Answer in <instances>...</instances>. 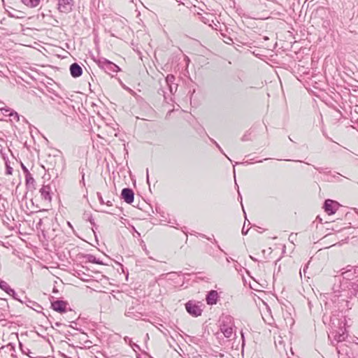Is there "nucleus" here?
I'll use <instances>...</instances> for the list:
<instances>
[{
	"mask_svg": "<svg viewBox=\"0 0 358 358\" xmlns=\"http://www.w3.org/2000/svg\"><path fill=\"white\" fill-rule=\"evenodd\" d=\"M1 110L2 111L3 114L4 115H7L6 113H10V110H13L11 108H1Z\"/></svg>",
	"mask_w": 358,
	"mask_h": 358,
	"instance_id": "5701e85b",
	"label": "nucleus"
},
{
	"mask_svg": "<svg viewBox=\"0 0 358 358\" xmlns=\"http://www.w3.org/2000/svg\"><path fill=\"white\" fill-rule=\"evenodd\" d=\"M0 288L6 292L8 295H15V291L12 289L6 282L3 280L0 281Z\"/></svg>",
	"mask_w": 358,
	"mask_h": 358,
	"instance_id": "ddd939ff",
	"label": "nucleus"
},
{
	"mask_svg": "<svg viewBox=\"0 0 358 358\" xmlns=\"http://www.w3.org/2000/svg\"><path fill=\"white\" fill-rule=\"evenodd\" d=\"M39 192L43 199H44L45 201H48V202H51L52 188L49 185H43L42 187L40 189Z\"/></svg>",
	"mask_w": 358,
	"mask_h": 358,
	"instance_id": "9d476101",
	"label": "nucleus"
},
{
	"mask_svg": "<svg viewBox=\"0 0 358 358\" xmlns=\"http://www.w3.org/2000/svg\"><path fill=\"white\" fill-rule=\"evenodd\" d=\"M3 307H6L7 309H8L9 306L6 301L3 300V303L1 304Z\"/></svg>",
	"mask_w": 358,
	"mask_h": 358,
	"instance_id": "c85d7f7f",
	"label": "nucleus"
},
{
	"mask_svg": "<svg viewBox=\"0 0 358 358\" xmlns=\"http://www.w3.org/2000/svg\"><path fill=\"white\" fill-rule=\"evenodd\" d=\"M137 358H141V357H137Z\"/></svg>",
	"mask_w": 358,
	"mask_h": 358,
	"instance_id": "de8ad7c7",
	"label": "nucleus"
},
{
	"mask_svg": "<svg viewBox=\"0 0 358 358\" xmlns=\"http://www.w3.org/2000/svg\"><path fill=\"white\" fill-rule=\"evenodd\" d=\"M347 337L345 329H341L334 336V340L338 343L345 341Z\"/></svg>",
	"mask_w": 358,
	"mask_h": 358,
	"instance_id": "4468645a",
	"label": "nucleus"
},
{
	"mask_svg": "<svg viewBox=\"0 0 358 358\" xmlns=\"http://www.w3.org/2000/svg\"><path fill=\"white\" fill-rule=\"evenodd\" d=\"M135 348H138L139 349V346L138 345H135Z\"/></svg>",
	"mask_w": 358,
	"mask_h": 358,
	"instance_id": "c03bdc74",
	"label": "nucleus"
},
{
	"mask_svg": "<svg viewBox=\"0 0 358 358\" xmlns=\"http://www.w3.org/2000/svg\"><path fill=\"white\" fill-rule=\"evenodd\" d=\"M94 60L99 68L103 69L106 73H107L109 75L113 76V73H116L120 71V69L117 65L106 59L104 57L94 59Z\"/></svg>",
	"mask_w": 358,
	"mask_h": 358,
	"instance_id": "f03ea898",
	"label": "nucleus"
},
{
	"mask_svg": "<svg viewBox=\"0 0 358 358\" xmlns=\"http://www.w3.org/2000/svg\"><path fill=\"white\" fill-rule=\"evenodd\" d=\"M45 211H48V210H46V209H42V210H38V212H45Z\"/></svg>",
	"mask_w": 358,
	"mask_h": 358,
	"instance_id": "58836bf2",
	"label": "nucleus"
},
{
	"mask_svg": "<svg viewBox=\"0 0 358 358\" xmlns=\"http://www.w3.org/2000/svg\"><path fill=\"white\" fill-rule=\"evenodd\" d=\"M160 90H161V91H162V92L163 93V95H164V98H165V99H166V92H164V90H162V89H161Z\"/></svg>",
	"mask_w": 358,
	"mask_h": 358,
	"instance_id": "c9c22d12",
	"label": "nucleus"
},
{
	"mask_svg": "<svg viewBox=\"0 0 358 358\" xmlns=\"http://www.w3.org/2000/svg\"><path fill=\"white\" fill-rule=\"evenodd\" d=\"M357 213H358V211H357Z\"/></svg>",
	"mask_w": 358,
	"mask_h": 358,
	"instance_id": "8fccbe9b",
	"label": "nucleus"
},
{
	"mask_svg": "<svg viewBox=\"0 0 358 358\" xmlns=\"http://www.w3.org/2000/svg\"><path fill=\"white\" fill-rule=\"evenodd\" d=\"M212 141L215 144V145H216V146H217V148L219 149V150H220L222 153H223V154L224 155V152H223L222 149V148H221V147L219 145V144H218L216 141H215L214 140H212Z\"/></svg>",
	"mask_w": 358,
	"mask_h": 358,
	"instance_id": "cd10ccee",
	"label": "nucleus"
},
{
	"mask_svg": "<svg viewBox=\"0 0 358 358\" xmlns=\"http://www.w3.org/2000/svg\"><path fill=\"white\" fill-rule=\"evenodd\" d=\"M354 266H350V265H348L347 267H346V271L345 272H343L342 274L344 275L345 273H348V272L351 271L352 269H354Z\"/></svg>",
	"mask_w": 358,
	"mask_h": 358,
	"instance_id": "a878e982",
	"label": "nucleus"
},
{
	"mask_svg": "<svg viewBox=\"0 0 358 358\" xmlns=\"http://www.w3.org/2000/svg\"><path fill=\"white\" fill-rule=\"evenodd\" d=\"M314 168L316 170H317L320 173H324L326 176V178L324 179V180L328 181V182H332L333 181V180H331V178H330L331 171H327V168L316 167V166H314Z\"/></svg>",
	"mask_w": 358,
	"mask_h": 358,
	"instance_id": "dca6fc26",
	"label": "nucleus"
},
{
	"mask_svg": "<svg viewBox=\"0 0 358 358\" xmlns=\"http://www.w3.org/2000/svg\"><path fill=\"white\" fill-rule=\"evenodd\" d=\"M62 163V159L60 156L49 155L45 161V165L43 168L47 171H57L61 164Z\"/></svg>",
	"mask_w": 358,
	"mask_h": 358,
	"instance_id": "7ed1b4c3",
	"label": "nucleus"
},
{
	"mask_svg": "<svg viewBox=\"0 0 358 358\" xmlns=\"http://www.w3.org/2000/svg\"><path fill=\"white\" fill-rule=\"evenodd\" d=\"M218 299V293L215 290L210 291L206 295V301L208 305L216 304Z\"/></svg>",
	"mask_w": 358,
	"mask_h": 358,
	"instance_id": "f8f14e48",
	"label": "nucleus"
},
{
	"mask_svg": "<svg viewBox=\"0 0 358 358\" xmlns=\"http://www.w3.org/2000/svg\"><path fill=\"white\" fill-rule=\"evenodd\" d=\"M238 197L241 199V200H242V196H241V195L239 192H238Z\"/></svg>",
	"mask_w": 358,
	"mask_h": 358,
	"instance_id": "a19ab883",
	"label": "nucleus"
},
{
	"mask_svg": "<svg viewBox=\"0 0 358 358\" xmlns=\"http://www.w3.org/2000/svg\"><path fill=\"white\" fill-rule=\"evenodd\" d=\"M58 10L61 13H69L72 10L73 6V0H58Z\"/></svg>",
	"mask_w": 358,
	"mask_h": 358,
	"instance_id": "39448f33",
	"label": "nucleus"
},
{
	"mask_svg": "<svg viewBox=\"0 0 358 358\" xmlns=\"http://www.w3.org/2000/svg\"><path fill=\"white\" fill-rule=\"evenodd\" d=\"M340 176H341V174H339L338 173H336V175H331L330 178H331V180H332V178H335V179H336V180L338 182H341V179L340 178Z\"/></svg>",
	"mask_w": 358,
	"mask_h": 358,
	"instance_id": "4be33fe9",
	"label": "nucleus"
},
{
	"mask_svg": "<svg viewBox=\"0 0 358 358\" xmlns=\"http://www.w3.org/2000/svg\"><path fill=\"white\" fill-rule=\"evenodd\" d=\"M146 173H147V182H148V184L149 185V184H150V182H149L148 169H146Z\"/></svg>",
	"mask_w": 358,
	"mask_h": 358,
	"instance_id": "72a5a7b5",
	"label": "nucleus"
},
{
	"mask_svg": "<svg viewBox=\"0 0 358 358\" xmlns=\"http://www.w3.org/2000/svg\"><path fill=\"white\" fill-rule=\"evenodd\" d=\"M220 331L226 338H230L233 333L234 327V319L231 315H222L220 319Z\"/></svg>",
	"mask_w": 358,
	"mask_h": 358,
	"instance_id": "f257e3e1",
	"label": "nucleus"
},
{
	"mask_svg": "<svg viewBox=\"0 0 358 358\" xmlns=\"http://www.w3.org/2000/svg\"><path fill=\"white\" fill-rule=\"evenodd\" d=\"M70 73L73 78H78L83 74V69L82 67L77 63H73L71 64Z\"/></svg>",
	"mask_w": 358,
	"mask_h": 358,
	"instance_id": "9b49d317",
	"label": "nucleus"
},
{
	"mask_svg": "<svg viewBox=\"0 0 358 358\" xmlns=\"http://www.w3.org/2000/svg\"><path fill=\"white\" fill-rule=\"evenodd\" d=\"M22 170H23L24 173H25V175L27 174V172H29L28 171V169H27V167L24 166L23 164L22 165Z\"/></svg>",
	"mask_w": 358,
	"mask_h": 358,
	"instance_id": "2f4dec72",
	"label": "nucleus"
},
{
	"mask_svg": "<svg viewBox=\"0 0 358 358\" xmlns=\"http://www.w3.org/2000/svg\"><path fill=\"white\" fill-rule=\"evenodd\" d=\"M217 248H219V250H220V251H222V252H223L224 254H226V253L224 252V250L220 248V245H217Z\"/></svg>",
	"mask_w": 358,
	"mask_h": 358,
	"instance_id": "4c0bfd02",
	"label": "nucleus"
},
{
	"mask_svg": "<svg viewBox=\"0 0 358 358\" xmlns=\"http://www.w3.org/2000/svg\"><path fill=\"white\" fill-rule=\"evenodd\" d=\"M185 309L189 315L194 317H198L202 313L200 306L192 301H189L185 303Z\"/></svg>",
	"mask_w": 358,
	"mask_h": 358,
	"instance_id": "20e7f679",
	"label": "nucleus"
},
{
	"mask_svg": "<svg viewBox=\"0 0 358 358\" xmlns=\"http://www.w3.org/2000/svg\"><path fill=\"white\" fill-rule=\"evenodd\" d=\"M68 303L62 300H55L51 302L52 309L58 313H62L66 311Z\"/></svg>",
	"mask_w": 358,
	"mask_h": 358,
	"instance_id": "6e6552de",
	"label": "nucleus"
},
{
	"mask_svg": "<svg viewBox=\"0 0 358 358\" xmlns=\"http://www.w3.org/2000/svg\"><path fill=\"white\" fill-rule=\"evenodd\" d=\"M81 174H82V180L81 182H83V185H85V182H84V176H85V173H84V171H83V169H82V171H80Z\"/></svg>",
	"mask_w": 358,
	"mask_h": 358,
	"instance_id": "c756f323",
	"label": "nucleus"
},
{
	"mask_svg": "<svg viewBox=\"0 0 358 358\" xmlns=\"http://www.w3.org/2000/svg\"><path fill=\"white\" fill-rule=\"evenodd\" d=\"M278 344L279 345H282V341L281 339L278 341Z\"/></svg>",
	"mask_w": 358,
	"mask_h": 358,
	"instance_id": "ea45409f",
	"label": "nucleus"
},
{
	"mask_svg": "<svg viewBox=\"0 0 358 358\" xmlns=\"http://www.w3.org/2000/svg\"><path fill=\"white\" fill-rule=\"evenodd\" d=\"M4 351L5 352H10L13 355V352H15L14 347L12 345L3 346L0 348V352Z\"/></svg>",
	"mask_w": 358,
	"mask_h": 358,
	"instance_id": "aec40b11",
	"label": "nucleus"
},
{
	"mask_svg": "<svg viewBox=\"0 0 358 358\" xmlns=\"http://www.w3.org/2000/svg\"><path fill=\"white\" fill-rule=\"evenodd\" d=\"M230 260H232V259H231V257H230V258H227V261L228 262H230Z\"/></svg>",
	"mask_w": 358,
	"mask_h": 358,
	"instance_id": "79ce46f5",
	"label": "nucleus"
},
{
	"mask_svg": "<svg viewBox=\"0 0 358 358\" xmlns=\"http://www.w3.org/2000/svg\"><path fill=\"white\" fill-rule=\"evenodd\" d=\"M306 271V269L304 268H303V272L305 273Z\"/></svg>",
	"mask_w": 358,
	"mask_h": 358,
	"instance_id": "49530a36",
	"label": "nucleus"
},
{
	"mask_svg": "<svg viewBox=\"0 0 358 358\" xmlns=\"http://www.w3.org/2000/svg\"><path fill=\"white\" fill-rule=\"evenodd\" d=\"M13 173V169L9 165L6 164V174L11 175Z\"/></svg>",
	"mask_w": 358,
	"mask_h": 358,
	"instance_id": "393cba45",
	"label": "nucleus"
},
{
	"mask_svg": "<svg viewBox=\"0 0 358 358\" xmlns=\"http://www.w3.org/2000/svg\"><path fill=\"white\" fill-rule=\"evenodd\" d=\"M43 225V219L40 218L38 223L36 224V228L41 229L42 232H43V229H41Z\"/></svg>",
	"mask_w": 358,
	"mask_h": 358,
	"instance_id": "b1692460",
	"label": "nucleus"
},
{
	"mask_svg": "<svg viewBox=\"0 0 358 358\" xmlns=\"http://www.w3.org/2000/svg\"><path fill=\"white\" fill-rule=\"evenodd\" d=\"M199 236H201L202 238H207V236L205 234H199Z\"/></svg>",
	"mask_w": 358,
	"mask_h": 358,
	"instance_id": "e433bc0d",
	"label": "nucleus"
},
{
	"mask_svg": "<svg viewBox=\"0 0 358 358\" xmlns=\"http://www.w3.org/2000/svg\"><path fill=\"white\" fill-rule=\"evenodd\" d=\"M8 115L17 122L20 120V115L15 110H10V113H8Z\"/></svg>",
	"mask_w": 358,
	"mask_h": 358,
	"instance_id": "412c9836",
	"label": "nucleus"
},
{
	"mask_svg": "<svg viewBox=\"0 0 358 358\" xmlns=\"http://www.w3.org/2000/svg\"><path fill=\"white\" fill-rule=\"evenodd\" d=\"M106 204L107 206H111L113 205L112 201H108L106 203Z\"/></svg>",
	"mask_w": 358,
	"mask_h": 358,
	"instance_id": "f704fd0d",
	"label": "nucleus"
},
{
	"mask_svg": "<svg viewBox=\"0 0 358 358\" xmlns=\"http://www.w3.org/2000/svg\"><path fill=\"white\" fill-rule=\"evenodd\" d=\"M86 259L89 262L97 264H103V263L99 260V259H96L95 256L92 255H87L86 256Z\"/></svg>",
	"mask_w": 358,
	"mask_h": 358,
	"instance_id": "6ab92c4d",
	"label": "nucleus"
},
{
	"mask_svg": "<svg viewBox=\"0 0 358 358\" xmlns=\"http://www.w3.org/2000/svg\"><path fill=\"white\" fill-rule=\"evenodd\" d=\"M10 296H13V298L14 299L17 300V301H20L21 303H23V301L22 300H20L19 298H17L16 293H15V295H10Z\"/></svg>",
	"mask_w": 358,
	"mask_h": 358,
	"instance_id": "7c9ffc66",
	"label": "nucleus"
},
{
	"mask_svg": "<svg viewBox=\"0 0 358 358\" xmlns=\"http://www.w3.org/2000/svg\"><path fill=\"white\" fill-rule=\"evenodd\" d=\"M25 182H26V185L28 187H30L31 186L33 187L34 185L35 180L33 178L32 175L29 172H27V174L25 175Z\"/></svg>",
	"mask_w": 358,
	"mask_h": 358,
	"instance_id": "a211bd4d",
	"label": "nucleus"
},
{
	"mask_svg": "<svg viewBox=\"0 0 358 358\" xmlns=\"http://www.w3.org/2000/svg\"><path fill=\"white\" fill-rule=\"evenodd\" d=\"M21 1L28 7L35 8L39 5L41 0H21Z\"/></svg>",
	"mask_w": 358,
	"mask_h": 358,
	"instance_id": "f3484780",
	"label": "nucleus"
},
{
	"mask_svg": "<svg viewBox=\"0 0 358 358\" xmlns=\"http://www.w3.org/2000/svg\"><path fill=\"white\" fill-rule=\"evenodd\" d=\"M135 348H138L139 349V346L138 345H135Z\"/></svg>",
	"mask_w": 358,
	"mask_h": 358,
	"instance_id": "37998d69",
	"label": "nucleus"
},
{
	"mask_svg": "<svg viewBox=\"0 0 358 358\" xmlns=\"http://www.w3.org/2000/svg\"><path fill=\"white\" fill-rule=\"evenodd\" d=\"M357 213H358V211H357Z\"/></svg>",
	"mask_w": 358,
	"mask_h": 358,
	"instance_id": "09e8293b",
	"label": "nucleus"
},
{
	"mask_svg": "<svg viewBox=\"0 0 358 358\" xmlns=\"http://www.w3.org/2000/svg\"><path fill=\"white\" fill-rule=\"evenodd\" d=\"M248 232V229H245V225L243 226V229H242V234L243 235H246Z\"/></svg>",
	"mask_w": 358,
	"mask_h": 358,
	"instance_id": "473e14b6",
	"label": "nucleus"
},
{
	"mask_svg": "<svg viewBox=\"0 0 358 358\" xmlns=\"http://www.w3.org/2000/svg\"><path fill=\"white\" fill-rule=\"evenodd\" d=\"M348 289L351 295L358 298V282H350L348 287Z\"/></svg>",
	"mask_w": 358,
	"mask_h": 358,
	"instance_id": "2eb2a0df",
	"label": "nucleus"
},
{
	"mask_svg": "<svg viewBox=\"0 0 358 358\" xmlns=\"http://www.w3.org/2000/svg\"><path fill=\"white\" fill-rule=\"evenodd\" d=\"M208 240H212V238L207 237Z\"/></svg>",
	"mask_w": 358,
	"mask_h": 358,
	"instance_id": "a18cd8bd",
	"label": "nucleus"
},
{
	"mask_svg": "<svg viewBox=\"0 0 358 358\" xmlns=\"http://www.w3.org/2000/svg\"><path fill=\"white\" fill-rule=\"evenodd\" d=\"M97 197L99 199V201L100 203H101V204L105 203V202H104V201H103V198H102V196H101L100 193H97Z\"/></svg>",
	"mask_w": 358,
	"mask_h": 358,
	"instance_id": "bb28decb",
	"label": "nucleus"
},
{
	"mask_svg": "<svg viewBox=\"0 0 358 358\" xmlns=\"http://www.w3.org/2000/svg\"><path fill=\"white\" fill-rule=\"evenodd\" d=\"M338 206L339 204L337 201L331 199H327L324 203V209L328 215H333L336 212Z\"/></svg>",
	"mask_w": 358,
	"mask_h": 358,
	"instance_id": "423d86ee",
	"label": "nucleus"
},
{
	"mask_svg": "<svg viewBox=\"0 0 358 358\" xmlns=\"http://www.w3.org/2000/svg\"><path fill=\"white\" fill-rule=\"evenodd\" d=\"M121 196L126 203L131 204L134 199V191L131 188H124L122 190Z\"/></svg>",
	"mask_w": 358,
	"mask_h": 358,
	"instance_id": "1a4fd4ad",
	"label": "nucleus"
},
{
	"mask_svg": "<svg viewBox=\"0 0 358 358\" xmlns=\"http://www.w3.org/2000/svg\"><path fill=\"white\" fill-rule=\"evenodd\" d=\"M176 78L172 74H169L164 80L171 94H173L178 89V85L175 83Z\"/></svg>",
	"mask_w": 358,
	"mask_h": 358,
	"instance_id": "0eeeda50",
	"label": "nucleus"
}]
</instances>
